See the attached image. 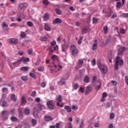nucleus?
Segmentation results:
<instances>
[{
	"label": "nucleus",
	"mask_w": 128,
	"mask_h": 128,
	"mask_svg": "<svg viewBox=\"0 0 128 128\" xmlns=\"http://www.w3.org/2000/svg\"><path fill=\"white\" fill-rule=\"evenodd\" d=\"M92 90V87L90 86H87L86 87L85 94L86 95L88 94Z\"/></svg>",
	"instance_id": "10"
},
{
	"label": "nucleus",
	"mask_w": 128,
	"mask_h": 128,
	"mask_svg": "<svg viewBox=\"0 0 128 128\" xmlns=\"http://www.w3.org/2000/svg\"><path fill=\"white\" fill-rule=\"evenodd\" d=\"M43 4H45V6H48L49 4V2L48 0H42Z\"/></svg>",
	"instance_id": "41"
},
{
	"label": "nucleus",
	"mask_w": 128,
	"mask_h": 128,
	"mask_svg": "<svg viewBox=\"0 0 128 128\" xmlns=\"http://www.w3.org/2000/svg\"><path fill=\"white\" fill-rule=\"evenodd\" d=\"M108 30V26H104V34H107Z\"/></svg>",
	"instance_id": "38"
},
{
	"label": "nucleus",
	"mask_w": 128,
	"mask_h": 128,
	"mask_svg": "<svg viewBox=\"0 0 128 128\" xmlns=\"http://www.w3.org/2000/svg\"><path fill=\"white\" fill-rule=\"evenodd\" d=\"M52 120V118L50 116H45V121L49 122Z\"/></svg>",
	"instance_id": "30"
},
{
	"label": "nucleus",
	"mask_w": 128,
	"mask_h": 128,
	"mask_svg": "<svg viewBox=\"0 0 128 128\" xmlns=\"http://www.w3.org/2000/svg\"><path fill=\"white\" fill-rule=\"evenodd\" d=\"M32 124L34 126H36V124H37V122L36 120L32 119Z\"/></svg>",
	"instance_id": "39"
},
{
	"label": "nucleus",
	"mask_w": 128,
	"mask_h": 128,
	"mask_svg": "<svg viewBox=\"0 0 128 128\" xmlns=\"http://www.w3.org/2000/svg\"><path fill=\"white\" fill-rule=\"evenodd\" d=\"M38 70L39 72H43L44 70V67L42 66L38 68Z\"/></svg>",
	"instance_id": "59"
},
{
	"label": "nucleus",
	"mask_w": 128,
	"mask_h": 128,
	"mask_svg": "<svg viewBox=\"0 0 128 128\" xmlns=\"http://www.w3.org/2000/svg\"><path fill=\"white\" fill-rule=\"evenodd\" d=\"M36 94V91H33L31 94L32 96H35Z\"/></svg>",
	"instance_id": "62"
},
{
	"label": "nucleus",
	"mask_w": 128,
	"mask_h": 128,
	"mask_svg": "<svg viewBox=\"0 0 128 128\" xmlns=\"http://www.w3.org/2000/svg\"><path fill=\"white\" fill-rule=\"evenodd\" d=\"M10 120L12 122H17L18 120V119L16 117L13 116L10 118Z\"/></svg>",
	"instance_id": "34"
},
{
	"label": "nucleus",
	"mask_w": 128,
	"mask_h": 128,
	"mask_svg": "<svg viewBox=\"0 0 128 128\" xmlns=\"http://www.w3.org/2000/svg\"><path fill=\"white\" fill-rule=\"evenodd\" d=\"M56 101L58 102H61L62 101V96L58 95V97L56 98Z\"/></svg>",
	"instance_id": "25"
},
{
	"label": "nucleus",
	"mask_w": 128,
	"mask_h": 128,
	"mask_svg": "<svg viewBox=\"0 0 128 128\" xmlns=\"http://www.w3.org/2000/svg\"><path fill=\"white\" fill-rule=\"evenodd\" d=\"M49 18V16L47 13L45 14H44V16H43V19H44V21H47Z\"/></svg>",
	"instance_id": "26"
},
{
	"label": "nucleus",
	"mask_w": 128,
	"mask_h": 128,
	"mask_svg": "<svg viewBox=\"0 0 128 128\" xmlns=\"http://www.w3.org/2000/svg\"><path fill=\"white\" fill-rule=\"evenodd\" d=\"M30 76L31 77V78H36V76L35 74L32 73V72H30Z\"/></svg>",
	"instance_id": "46"
},
{
	"label": "nucleus",
	"mask_w": 128,
	"mask_h": 128,
	"mask_svg": "<svg viewBox=\"0 0 128 128\" xmlns=\"http://www.w3.org/2000/svg\"><path fill=\"white\" fill-rule=\"evenodd\" d=\"M98 22V20L96 18H94L92 19V23L96 24Z\"/></svg>",
	"instance_id": "57"
},
{
	"label": "nucleus",
	"mask_w": 128,
	"mask_h": 128,
	"mask_svg": "<svg viewBox=\"0 0 128 128\" xmlns=\"http://www.w3.org/2000/svg\"><path fill=\"white\" fill-rule=\"evenodd\" d=\"M126 50V48L125 47H122L119 48L118 50V55L121 54L122 53H123L124 50Z\"/></svg>",
	"instance_id": "14"
},
{
	"label": "nucleus",
	"mask_w": 128,
	"mask_h": 128,
	"mask_svg": "<svg viewBox=\"0 0 128 128\" xmlns=\"http://www.w3.org/2000/svg\"><path fill=\"white\" fill-rule=\"evenodd\" d=\"M22 104H26V98H24V96H22Z\"/></svg>",
	"instance_id": "36"
},
{
	"label": "nucleus",
	"mask_w": 128,
	"mask_h": 128,
	"mask_svg": "<svg viewBox=\"0 0 128 128\" xmlns=\"http://www.w3.org/2000/svg\"><path fill=\"white\" fill-rule=\"evenodd\" d=\"M96 86L95 88L96 90H98L101 88L102 84H101L100 80H99L96 84Z\"/></svg>",
	"instance_id": "11"
},
{
	"label": "nucleus",
	"mask_w": 128,
	"mask_h": 128,
	"mask_svg": "<svg viewBox=\"0 0 128 128\" xmlns=\"http://www.w3.org/2000/svg\"><path fill=\"white\" fill-rule=\"evenodd\" d=\"M112 84L114 85V86H116V85H117V82H116V81H114V80H112Z\"/></svg>",
	"instance_id": "63"
},
{
	"label": "nucleus",
	"mask_w": 128,
	"mask_h": 128,
	"mask_svg": "<svg viewBox=\"0 0 128 128\" xmlns=\"http://www.w3.org/2000/svg\"><path fill=\"white\" fill-rule=\"evenodd\" d=\"M100 126V124L99 122H96L94 124V128H99Z\"/></svg>",
	"instance_id": "50"
},
{
	"label": "nucleus",
	"mask_w": 128,
	"mask_h": 128,
	"mask_svg": "<svg viewBox=\"0 0 128 128\" xmlns=\"http://www.w3.org/2000/svg\"><path fill=\"white\" fill-rule=\"evenodd\" d=\"M62 22V20L59 18H56L52 21V24H60Z\"/></svg>",
	"instance_id": "9"
},
{
	"label": "nucleus",
	"mask_w": 128,
	"mask_h": 128,
	"mask_svg": "<svg viewBox=\"0 0 128 128\" xmlns=\"http://www.w3.org/2000/svg\"><path fill=\"white\" fill-rule=\"evenodd\" d=\"M92 86H96V84L98 83V80L96 81V76H94L92 78Z\"/></svg>",
	"instance_id": "18"
},
{
	"label": "nucleus",
	"mask_w": 128,
	"mask_h": 128,
	"mask_svg": "<svg viewBox=\"0 0 128 128\" xmlns=\"http://www.w3.org/2000/svg\"><path fill=\"white\" fill-rule=\"evenodd\" d=\"M49 51L50 54H52L54 50H53V47L51 46L49 48Z\"/></svg>",
	"instance_id": "52"
},
{
	"label": "nucleus",
	"mask_w": 128,
	"mask_h": 128,
	"mask_svg": "<svg viewBox=\"0 0 128 128\" xmlns=\"http://www.w3.org/2000/svg\"><path fill=\"white\" fill-rule=\"evenodd\" d=\"M51 60H52V64L54 66V67L57 70H60L62 68V66L60 65H56V63L58 62V59L56 55H52L51 57Z\"/></svg>",
	"instance_id": "1"
},
{
	"label": "nucleus",
	"mask_w": 128,
	"mask_h": 128,
	"mask_svg": "<svg viewBox=\"0 0 128 128\" xmlns=\"http://www.w3.org/2000/svg\"><path fill=\"white\" fill-rule=\"evenodd\" d=\"M2 115L3 116H2L3 120H8V116H4V114H8V112L7 111H2Z\"/></svg>",
	"instance_id": "17"
},
{
	"label": "nucleus",
	"mask_w": 128,
	"mask_h": 128,
	"mask_svg": "<svg viewBox=\"0 0 128 128\" xmlns=\"http://www.w3.org/2000/svg\"><path fill=\"white\" fill-rule=\"evenodd\" d=\"M8 106V103L6 101H3L2 104V106Z\"/></svg>",
	"instance_id": "48"
},
{
	"label": "nucleus",
	"mask_w": 128,
	"mask_h": 128,
	"mask_svg": "<svg viewBox=\"0 0 128 128\" xmlns=\"http://www.w3.org/2000/svg\"><path fill=\"white\" fill-rule=\"evenodd\" d=\"M107 96H108V94H106V92H104L102 94V97H103V98H105Z\"/></svg>",
	"instance_id": "61"
},
{
	"label": "nucleus",
	"mask_w": 128,
	"mask_h": 128,
	"mask_svg": "<svg viewBox=\"0 0 128 128\" xmlns=\"http://www.w3.org/2000/svg\"><path fill=\"white\" fill-rule=\"evenodd\" d=\"M40 86L42 88H44L46 86V83L44 82H42V83L40 84Z\"/></svg>",
	"instance_id": "55"
},
{
	"label": "nucleus",
	"mask_w": 128,
	"mask_h": 128,
	"mask_svg": "<svg viewBox=\"0 0 128 128\" xmlns=\"http://www.w3.org/2000/svg\"><path fill=\"white\" fill-rule=\"evenodd\" d=\"M11 98L14 101H16V95L14 94H12Z\"/></svg>",
	"instance_id": "40"
},
{
	"label": "nucleus",
	"mask_w": 128,
	"mask_h": 128,
	"mask_svg": "<svg viewBox=\"0 0 128 128\" xmlns=\"http://www.w3.org/2000/svg\"><path fill=\"white\" fill-rule=\"evenodd\" d=\"M26 24L28 26H30V28H31V26H34L33 23L30 21L28 22H26Z\"/></svg>",
	"instance_id": "37"
},
{
	"label": "nucleus",
	"mask_w": 128,
	"mask_h": 128,
	"mask_svg": "<svg viewBox=\"0 0 128 128\" xmlns=\"http://www.w3.org/2000/svg\"><path fill=\"white\" fill-rule=\"evenodd\" d=\"M22 60L24 62H30V58H29L22 57Z\"/></svg>",
	"instance_id": "23"
},
{
	"label": "nucleus",
	"mask_w": 128,
	"mask_h": 128,
	"mask_svg": "<svg viewBox=\"0 0 128 128\" xmlns=\"http://www.w3.org/2000/svg\"><path fill=\"white\" fill-rule=\"evenodd\" d=\"M28 69V67H22V68H20V70L22 71H27Z\"/></svg>",
	"instance_id": "45"
},
{
	"label": "nucleus",
	"mask_w": 128,
	"mask_h": 128,
	"mask_svg": "<svg viewBox=\"0 0 128 128\" xmlns=\"http://www.w3.org/2000/svg\"><path fill=\"white\" fill-rule=\"evenodd\" d=\"M84 38L83 36H80L79 38V40L78 42V44L79 45H80L82 44V39Z\"/></svg>",
	"instance_id": "35"
},
{
	"label": "nucleus",
	"mask_w": 128,
	"mask_h": 128,
	"mask_svg": "<svg viewBox=\"0 0 128 128\" xmlns=\"http://www.w3.org/2000/svg\"><path fill=\"white\" fill-rule=\"evenodd\" d=\"M114 113L112 112V113L110 114V120H112L114 119Z\"/></svg>",
	"instance_id": "43"
},
{
	"label": "nucleus",
	"mask_w": 128,
	"mask_h": 128,
	"mask_svg": "<svg viewBox=\"0 0 128 128\" xmlns=\"http://www.w3.org/2000/svg\"><path fill=\"white\" fill-rule=\"evenodd\" d=\"M98 68L100 70L102 74H106L108 72V67L106 65H104V64H101V63H98Z\"/></svg>",
	"instance_id": "2"
},
{
	"label": "nucleus",
	"mask_w": 128,
	"mask_h": 128,
	"mask_svg": "<svg viewBox=\"0 0 128 128\" xmlns=\"http://www.w3.org/2000/svg\"><path fill=\"white\" fill-rule=\"evenodd\" d=\"M17 16L21 18H24V14L20 12L17 14Z\"/></svg>",
	"instance_id": "31"
},
{
	"label": "nucleus",
	"mask_w": 128,
	"mask_h": 128,
	"mask_svg": "<svg viewBox=\"0 0 128 128\" xmlns=\"http://www.w3.org/2000/svg\"><path fill=\"white\" fill-rule=\"evenodd\" d=\"M60 84H62V85L65 84H66V82L64 81V78H61L60 80V81L59 82Z\"/></svg>",
	"instance_id": "47"
},
{
	"label": "nucleus",
	"mask_w": 128,
	"mask_h": 128,
	"mask_svg": "<svg viewBox=\"0 0 128 128\" xmlns=\"http://www.w3.org/2000/svg\"><path fill=\"white\" fill-rule=\"evenodd\" d=\"M88 28L87 27H84V28H83L82 30V34H86V32H88Z\"/></svg>",
	"instance_id": "28"
},
{
	"label": "nucleus",
	"mask_w": 128,
	"mask_h": 128,
	"mask_svg": "<svg viewBox=\"0 0 128 128\" xmlns=\"http://www.w3.org/2000/svg\"><path fill=\"white\" fill-rule=\"evenodd\" d=\"M125 82H126V85L128 86V77H125Z\"/></svg>",
	"instance_id": "64"
},
{
	"label": "nucleus",
	"mask_w": 128,
	"mask_h": 128,
	"mask_svg": "<svg viewBox=\"0 0 128 128\" xmlns=\"http://www.w3.org/2000/svg\"><path fill=\"white\" fill-rule=\"evenodd\" d=\"M112 51H110L108 52V58L109 59V62L110 63H112Z\"/></svg>",
	"instance_id": "16"
},
{
	"label": "nucleus",
	"mask_w": 128,
	"mask_h": 128,
	"mask_svg": "<svg viewBox=\"0 0 128 128\" xmlns=\"http://www.w3.org/2000/svg\"><path fill=\"white\" fill-rule=\"evenodd\" d=\"M70 52L73 56H75L78 53V50L76 49V46L74 45H72L70 46Z\"/></svg>",
	"instance_id": "4"
},
{
	"label": "nucleus",
	"mask_w": 128,
	"mask_h": 128,
	"mask_svg": "<svg viewBox=\"0 0 128 128\" xmlns=\"http://www.w3.org/2000/svg\"><path fill=\"white\" fill-rule=\"evenodd\" d=\"M69 43L65 42L61 45L62 50V52H66L69 48Z\"/></svg>",
	"instance_id": "5"
},
{
	"label": "nucleus",
	"mask_w": 128,
	"mask_h": 128,
	"mask_svg": "<svg viewBox=\"0 0 128 128\" xmlns=\"http://www.w3.org/2000/svg\"><path fill=\"white\" fill-rule=\"evenodd\" d=\"M72 108L74 110H78V107L75 106H74L72 107Z\"/></svg>",
	"instance_id": "58"
},
{
	"label": "nucleus",
	"mask_w": 128,
	"mask_h": 128,
	"mask_svg": "<svg viewBox=\"0 0 128 128\" xmlns=\"http://www.w3.org/2000/svg\"><path fill=\"white\" fill-rule=\"evenodd\" d=\"M28 54L30 55L32 53V49H28Z\"/></svg>",
	"instance_id": "60"
},
{
	"label": "nucleus",
	"mask_w": 128,
	"mask_h": 128,
	"mask_svg": "<svg viewBox=\"0 0 128 128\" xmlns=\"http://www.w3.org/2000/svg\"><path fill=\"white\" fill-rule=\"evenodd\" d=\"M20 36L21 38H24L26 36V34L23 32H21V34Z\"/></svg>",
	"instance_id": "29"
},
{
	"label": "nucleus",
	"mask_w": 128,
	"mask_h": 128,
	"mask_svg": "<svg viewBox=\"0 0 128 128\" xmlns=\"http://www.w3.org/2000/svg\"><path fill=\"white\" fill-rule=\"evenodd\" d=\"M38 111L37 108H34V109L33 114L35 118L38 116Z\"/></svg>",
	"instance_id": "15"
},
{
	"label": "nucleus",
	"mask_w": 128,
	"mask_h": 128,
	"mask_svg": "<svg viewBox=\"0 0 128 128\" xmlns=\"http://www.w3.org/2000/svg\"><path fill=\"white\" fill-rule=\"evenodd\" d=\"M47 106L50 110H54V104L52 100L47 101Z\"/></svg>",
	"instance_id": "6"
},
{
	"label": "nucleus",
	"mask_w": 128,
	"mask_h": 128,
	"mask_svg": "<svg viewBox=\"0 0 128 128\" xmlns=\"http://www.w3.org/2000/svg\"><path fill=\"white\" fill-rule=\"evenodd\" d=\"M9 42L10 44L14 45L18 44V40L16 38H11L9 40Z\"/></svg>",
	"instance_id": "8"
},
{
	"label": "nucleus",
	"mask_w": 128,
	"mask_h": 128,
	"mask_svg": "<svg viewBox=\"0 0 128 128\" xmlns=\"http://www.w3.org/2000/svg\"><path fill=\"white\" fill-rule=\"evenodd\" d=\"M111 38H112V37L110 36H108V40H107L106 41L105 43H106V44H110V42L111 40Z\"/></svg>",
	"instance_id": "33"
},
{
	"label": "nucleus",
	"mask_w": 128,
	"mask_h": 128,
	"mask_svg": "<svg viewBox=\"0 0 128 128\" xmlns=\"http://www.w3.org/2000/svg\"><path fill=\"white\" fill-rule=\"evenodd\" d=\"M40 58H38V61L35 64L36 66H38L40 64Z\"/></svg>",
	"instance_id": "44"
},
{
	"label": "nucleus",
	"mask_w": 128,
	"mask_h": 128,
	"mask_svg": "<svg viewBox=\"0 0 128 128\" xmlns=\"http://www.w3.org/2000/svg\"><path fill=\"white\" fill-rule=\"evenodd\" d=\"M47 40H48V38L46 37H42L40 38V40L42 42H46L47 41Z\"/></svg>",
	"instance_id": "49"
},
{
	"label": "nucleus",
	"mask_w": 128,
	"mask_h": 128,
	"mask_svg": "<svg viewBox=\"0 0 128 128\" xmlns=\"http://www.w3.org/2000/svg\"><path fill=\"white\" fill-rule=\"evenodd\" d=\"M30 108H26L24 110V114L25 115L29 116L30 114Z\"/></svg>",
	"instance_id": "19"
},
{
	"label": "nucleus",
	"mask_w": 128,
	"mask_h": 128,
	"mask_svg": "<svg viewBox=\"0 0 128 128\" xmlns=\"http://www.w3.org/2000/svg\"><path fill=\"white\" fill-rule=\"evenodd\" d=\"M64 110H66L68 113H70L72 112V108L70 106H64Z\"/></svg>",
	"instance_id": "24"
},
{
	"label": "nucleus",
	"mask_w": 128,
	"mask_h": 128,
	"mask_svg": "<svg viewBox=\"0 0 128 128\" xmlns=\"http://www.w3.org/2000/svg\"><path fill=\"white\" fill-rule=\"evenodd\" d=\"M124 64V61L122 59H120V56H117L116 58V62L115 63L114 67L115 70H117L118 68V64L122 66Z\"/></svg>",
	"instance_id": "3"
},
{
	"label": "nucleus",
	"mask_w": 128,
	"mask_h": 128,
	"mask_svg": "<svg viewBox=\"0 0 128 128\" xmlns=\"http://www.w3.org/2000/svg\"><path fill=\"white\" fill-rule=\"evenodd\" d=\"M8 24H6V22H3L2 24V28L3 30H8Z\"/></svg>",
	"instance_id": "20"
},
{
	"label": "nucleus",
	"mask_w": 128,
	"mask_h": 128,
	"mask_svg": "<svg viewBox=\"0 0 128 128\" xmlns=\"http://www.w3.org/2000/svg\"><path fill=\"white\" fill-rule=\"evenodd\" d=\"M21 79L23 81H26V80H28L27 76H22Z\"/></svg>",
	"instance_id": "54"
},
{
	"label": "nucleus",
	"mask_w": 128,
	"mask_h": 128,
	"mask_svg": "<svg viewBox=\"0 0 128 128\" xmlns=\"http://www.w3.org/2000/svg\"><path fill=\"white\" fill-rule=\"evenodd\" d=\"M122 2H118L117 4H116V8H120L121 6H122Z\"/></svg>",
	"instance_id": "42"
},
{
	"label": "nucleus",
	"mask_w": 128,
	"mask_h": 128,
	"mask_svg": "<svg viewBox=\"0 0 128 128\" xmlns=\"http://www.w3.org/2000/svg\"><path fill=\"white\" fill-rule=\"evenodd\" d=\"M28 4L26 3L20 4L19 6L20 8V9H25Z\"/></svg>",
	"instance_id": "21"
},
{
	"label": "nucleus",
	"mask_w": 128,
	"mask_h": 128,
	"mask_svg": "<svg viewBox=\"0 0 128 128\" xmlns=\"http://www.w3.org/2000/svg\"><path fill=\"white\" fill-rule=\"evenodd\" d=\"M112 12L111 10L110 12L107 11L106 10H103L102 11L103 13L106 14V17H110L111 16V14H112Z\"/></svg>",
	"instance_id": "12"
},
{
	"label": "nucleus",
	"mask_w": 128,
	"mask_h": 128,
	"mask_svg": "<svg viewBox=\"0 0 128 128\" xmlns=\"http://www.w3.org/2000/svg\"><path fill=\"white\" fill-rule=\"evenodd\" d=\"M84 64V60L82 59H78L77 62V66L76 67V70H78Z\"/></svg>",
	"instance_id": "7"
},
{
	"label": "nucleus",
	"mask_w": 128,
	"mask_h": 128,
	"mask_svg": "<svg viewBox=\"0 0 128 128\" xmlns=\"http://www.w3.org/2000/svg\"><path fill=\"white\" fill-rule=\"evenodd\" d=\"M79 86V85L78 84L76 83L74 85V88L75 90H77Z\"/></svg>",
	"instance_id": "51"
},
{
	"label": "nucleus",
	"mask_w": 128,
	"mask_h": 128,
	"mask_svg": "<svg viewBox=\"0 0 128 128\" xmlns=\"http://www.w3.org/2000/svg\"><path fill=\"white\" fill-rule=\"evenodd\" d=\"M84 82L85 83H88L90 82V78L88 76H86L84 78Z\"/></svg>",
	"instance_id": "27"
},
{
	"label": "nucleus",
	"mask_w": 128,
	"mask_h": 128,
	"mask_svg": "<svg viewBox=\"0 0 128 128\" xmlns=\"http://www.w3.org/2000/svg\"><path fill=\"white\" fill-rule=\"evenodd\" d=\"M44 28L45 30H47V32H50L51 30V28L47 24H45V26H44Z\"/></svg>",
	"instance_id": "22"
},
{
	"label": "nucleus",
	"mask_w": 128,
	"mask_h": 128,
	"mask_svg": "<svg viewBox=\"0 0 128 128\" xmlns=\"http://www.w3.org/2000/svg\"><path fill=\"white\" fill-rule=\"evenodd\" d=\"M92 64L93 66H94L96 64V61L95 58H94L92 61Z\"/></svg>",
	"instance_id": "56"
},
{
	"label": "nucleus",
	"mask_w": 128,
	"mask_h": 128,
	"mask_svg": "<svg viewBox=\"0 0 128 128\" xmlns=\"http://www.w3.org/2000/svg\"><path fill=\"white\" fill-rule=\"evenodd\" d=\"M79 91L80 92L84 93V88L82 87H80V88L79 89Z\"/></svg>",
	"instance_id": "53"
},
{
	"label": "nucleus",
	"mask_w": 128,
	"mask_h": 128,
	"mask_svg": "<svg viewBox=\"0 0 128 128\" xmlns=\"http://www.w3.org/2000/svg\"><path fill=\"white\" fill-rule=\"evenodd\" d=\"M97 42H98V40H95L94 41V44H93L92 46V50H95L97 48Z\"/></svg>",
	"instance_id": "13"
},
{
	"label": "nucleus",
	"mask_w": 128,
	"mask_h": 128,
	"mask_svg": "<svg viewBox=\"0 0 128 128\" xmlns=\"http://www.w3.org/2000/svg\"><path fill=\"white\" fill-rule=\"evenodd\" d=\"M54 10H55L56 14H57L58 15H60L61 14L62 12L60 9L56 8Z\"/></svg>",
	"instance_id": "32"
}]
</instances>
